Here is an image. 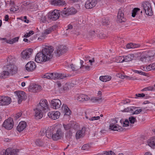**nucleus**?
I'll return each instance as SVG.
<instances>
[{
  "label": "nucleus",
  "mask_w": 155,
  "mask_h": 155,
  "mask_svg": "<svg viewBox=\"0 0 155 155\" xmlns=\"http://www.w3.org/2000/svg\"><path fill=\"white\" fill-rule=\"evenodd\" d=\"M21 112H19L16 114L14 117V119L15 120H17V119L20 117L21 115Z\"/></svg>",
  "instance_id": "13d9d810"
},
{
  "label": "nucleus",
  "mask_w": 155,
  "mask_h": 155,
  "mask_svg": "<svg viewBox=\"0 0 155 155\" xmlns=\"http://www.w3.org/2000/svg\"><path fill=\"white\" fill-rule=\"evenodd\" d=\"M135 107H128L125 108L124 111L126 112H132L134 109H135Z\"/></svg>",
  "instance_id": "49530a36"
},
{
  "label": "nucleus",
  "mask_w": 155,
  "mask_h": 155,
  "mask_svg": "<svg viewBox=\"0 0 155 155\" xmlns=\"http://www.w3.org/2000/svg\"><path fill=\"white\" fill-rule=\"evenodd\" d=\"M19 38V37H15L9 40L8 44H12L18 41Z\"/></svg>",
  "instance_id": "79ce46f5"
},
{
  "label": "nucleus",
  "mask_w": 155,
  "mask_h": 155,
  "mask_svg": "<svg viewBox=\"0 0 155 155\" xmlns=\"http://www.w3.org/2000/svg\"><path fill=\"white\" fill-rule=\"evenodd\" d=\"M2 126L7 130L11 129L13 127V122L12 118H9L5 121Z\"/></svg>",
  "instance_id": "1a4fd4ad"
},
{
  "label": "nucleus",
  "mask_w": 155,
  "mask_h": 155,
  "mask_svg": "<svg viewBox=\"0 0 155 155\" xmlns=\"http://www.w3.org/2000/svg\"><path fill=\"white\" fill-rule=\"evenodd\" d=\"M144 90L146 91H152L155 90L154 87L153 86H149L144 88Z\"/></svg>",
  "instance_id": "864d4df0"
},
{
  "label": "nucleus",
  "mask_w": 155,
  "mask_h": 155,
  "mask_svg": "<svg viewBox=\"0 0 155 155\" xmlns=\"http://www.w3.org/2000/svg\"><path fill=\"white\" fill-rule=\"evenodd\" d=\"M15 61V59L12 56H9L7 58V62L8 63V64H14Z\"/></svg>",
  "instance_id": "e433bc0d"
},
{
  "label": "nucleus",
  "mask_w": 155,
  "mask_h": 155,
  "mask_svg": "<svg viewBox=\"0 0 155 155\" xmlns=\"http://www.w3.org/2000/svg\"><path fill=\"white\" fill-rule=\"evenodd\" d=\"M37 107L42 110H45L48 107V104L46 100H40L39 104L38 105Z\"/></svg>",
  "instance_id": "2eb2a0df"
},
{
  "label": "nucleus",
  "mask_w": 155,
  "mask_h": 155,
  "mask_svg": "<svg viewBox=\"0 0 155 155\" xmlns=\"http://www.w3.org/2000/svg\"><path fill=\"white\" fill-rule=\"evenodd\" d=\"M60 115V113L58 111H51L48 113V116L49 117L54 120L58 119Z\"/></svg>",
  "instance_id": "aec40b11"
},
{
  "label": "nucleus",
  "mask_w": 155,
  "mask_h": 155,
  "mask_svg": "<svg viewBox=\"0 0 155 155\" xmlns=\"http://www.w3.org/2000/svg\"><path fill=\"white\" fill-rule=\"evenodd\" d=\"M113 61L117 63H122L124 62L123 56H117L114 58Z\"/></svg>",
  "instance_id": "c9c22d12"
},
{
  "label": "nucleus",
  "mask_w": 155,
  "mask_h": 155,
  "mask_svg": "<svg viewBox=\"0 0 155 155\" xmlns=\"http://www.w3.org/2000/svg\"><path fill=\"white\" fill-rule=\"evenodd\" d=\"M69 15L74 14L76 13V10L74 8L71 7L67 9Z\"/></svg>",
  "instance_id": "ea45409f"
},
{
  "label": "nucleus",
  "mask_w": 155,
  "mask_h": 155,
  "mask_svg": "<svg viewBox=\"0 0 155 155\" xmlns=\"http://www.w3.org/2000/svg\"><path fill=\"white\" fill-rule=\"evenodd\" d=\"M55 26H53L49 28L44 31H45V33H46L47 35L48 34L54 31V30L55 29Z\"/></svg>",
  "instance_id": "58836bf2"
},
{
  "label": "nucleus",
  "mask_w": 155,
  "mask_h": 155,
  "mask_svg": "<svg viewBox=\"0 0 155 155\" xmlns=\"http://www.w3.org/2000/svg\"><path fill=\"white\" fill-rule=\"evenodd\" d=\"M64 133L61 128H55V131L52 135V139L54 140H57L63 138Z\"/></svg>",
  "instance_id": "7ed1b4c3"
},
{
  "label": "nucleus",
  "mask_w": 155,
  "mask_h": 155,
  "mask_svg": "<svg viewBox=\"0 0 155 155\" xmlns=\"http://www.w3.org/2000/svg\"><path fill=\"white\" fill-rule=\"evenodd\" d=\"M10 74L7 70L3 71L0 74V78L2 79L6 78Z\"/></svg>",
  "instance_id": "2f4dec72"
},
{
  "label": "nucleus",
  "mask_w": 155,
  "mask_h": 155,
  "mask_svg": "<svg viewBox=\"0 0 155 155\" xmlns=\"http://www.w3.org/2000/svg\"><path fill=\"white\" fill-rule=\"evenodd\" d=\"M34 5V3L31 2L30 1H25L23 3V5L26 6L27 8L29 9H32Z\"/></svg>",
  "instance_id": "7c9ffc66"
},
{
  "label": "nucleus",
  "mask_w": 155,
  "mask_h": 155,
  "mask_svg": "<svg viewBox=\"0 0 155 155\" xmlns=\"http://www.w3.org/2000/svg\"><path fill=\"white\" fill-rule=\"evenodd\" d=\"M55 131V127H48L46 132V137L48 138L52 139V135Z\"/></svg>",
  "instance_id": "412c9836"
},
{
  "label": "nucleus",
  "mask_w": 155,
  "mask_h": 155,
  "mask_svg": "<svg viewBox=\"0 0 155 155\" xmlns=\"http://www.w3.org/2000/svg\"><path fill=\"white\" fill-rule=\"evenodd\" d=\"M85 132V131L83 128L81 130L77 131L76 134V139H78L83 137L84 136Z\"/></svg>",
  "instance_id": "cd10ccee"
},
{
  "label": "nucleus",
  "mask_w": 155,
  "mask_h": 155,
  "mask_svg": "<svg viewBox=\"0 0 155 155\" xmlns=\"http://www.w3.org/2000/svg\"><path fill=\"white\" fill-rule=\"evenodd\" d=\"M34 114L36 119H40L43 116L42 110L37 107L34 109Z\"/></svg>",
  "instance_id": "6ab92c4d"
},
{
  "label": "nucleus",
  "mask_w": 155,
  "mask_h": 155,
  "mask_svg": "<svg viewBox=\"0 0 155 155\" xmlns=\"http://www.w3.org/2000/svg\"><path fill=\"white\" fill-rule=\"evenodd\" d=\"M67 51L66 47L65 46L62 45L59 46L55 51L54 53L57 56H59L66 52Z\"/></svg>",
  "instance_id": "9d476101"
},
{
  "label": "nucleus",
  "mask_w": 155,
  "mask_h": 155,
  "mask_svg": "<svg viewBox=\"0 0 155 155\" xmlns=\"http://www.w3.org/2000/svg\"><path fill=\"white\" fill-rule=\"evenodd\" d=\"M41 88V86L40 85L37 84L30 86L29 88V90L30 91L35 93L39 91Z\"/></svg>",
  "instance_id": "5701e85b"
},
{
  "label": "nucleus",
  "mask_w": 155,
  "mask_h": 155,
  "mask_svg": "<svg viewBox=\"0 0 155 155\" xmlns=\"http://www.w3.org/2000/svg\"><path fill=\"white\" fill-rule=\"evenodd\" d=\"M110 21L108 19H105L103 21V23L104 25H109Z\"/></svg>",
  "instance_id": "69168bd1"
},
{
  "label": "nucleus",
  "mask_w": 155,
  "mask_h": 155,
  "mask_svg": "<svg viewBox=\"0 0 155 155\" xmlns=\"http://www.w3.org/2000/svg\"><path fill=\"white\" fill-rule=\"evenodd\" d=\"M61 101L58 99H54L51 100V107L54 109H57L61 107Z\"/></svg>",
  "instance_id": "9b49d317"
},
{
  "label": "nucleus",
  "mask_w": 155,
  "mask_h": 155,
  "mask_svg": "<svg viewBox=\"0 0 155 155\" xmlns=\"http://www.w3.org/2000/svg\"><path fill=\"white\" fill-rule=\"evenodd\" d=\"M18 152V150L13 149L10 147L6 150V152L8 153V155H16Z\"/></svg>",
  "instance_id": "bb28decb"
},
{
  "label": "nucleus",
  "mask_w": 155,
  "mask_h": 155,
  "mask_svg": "<svg viewBox=\"0 0 155 155\" xmlns=\"http://www.w3.org/2000/svg\"><path fill=\"white\" fill-rule=\"evenodd\" d=\"M101 97H92L91 98V101L92 102L96 103L97 102H99V101L100 100H101Z\"/></svg>",
  "instance_id": "37998d69"
},
{
  "label": "nucleus",
  "mask_w": 155,
  "mask_h": 155,
  "mask_svg": "<svg viewBox=\"0 0 155 155\" xmlns=\"http://www.w3.org/2000/svg\"><path fill=\"white\" fill-rule=\"evenodd\" d=\"M135 95H136V97H143L145 96V95L143 93H142V94H136Z\"/></svg>",
  "instance_id": "e2e57ef3"
},
{
  "label": "nucleus",
  "mask_w": 155,
  "mask_h": 155,
  "mask_svg": "<svg viewBox=\"0 0 155 155\" xmlns=\"http://www.w3.org/2000/svg\"><path fill=\"white\" fill-rule=\"evenodd\" d=\"M36 67L35 63L32 61L28 62L25 66L26 70L28 72L32 71Z\"/></svg>",
  "instance_id": "f3484780"
},
{
  "label": "nucleus",
  "mask_w": 155,
  "mask_h": 155,
  "mask_svg": "<svg viewBox=\"0 0 155 155\" xmlns=\"http://www.w3.org/2000/svg\"><path fill=\"white\" fill-rule=\"evenodd\" d=\"M142 110L141 109H137L135 110V111L133 113H132V114H139L141 112H142Z\"/></svg>",
  "instance_id": "bf43d9fd"
},
{
  "label": "nucleus",
  "mask_w": 155,
  "mask_h": 155,
  "mask_svg": "<svg viewBox=\"0 0 155 155\" xmlns=\"http://www.w3.org/2000/svg\"><path fill=\"white\" fill-rule=\"evenodd\" d=\"M66 30L68 32H69L71 29H72L73 26L72 25L69 24Z\"/></svg>",
  "instance_id": "680f3d73"
},
{
  "label": "nucleus",
  "mask_w": 155,
  "mask_h": 155,
  "mask_svg": "<svg viewBox=\"0 0 155 155\" xmlns=\"http://www.w3.org/2000/svg\"><path fill=\"white\" fill-rule=\"evenodd\" d=\"M90 148V146L88 144H86L84 145L81 147V149L87 151Z\"/></svg>",
  "instance_id": "c03bdc74"
},
{
  "label": "nucleus",
  "mask_w": 155,
  "mask_h": 155,
  "mask_svg": "<svg viewBox=\"0 0 155 155\" xmlns=\"http://www.w3.org/2000/svg\"><path fill=\"white\" fill-rule=\"evenodd\" d=\"M124 9L120 8L119 9L117 16V20L119 22H124L126 19L124 15Z\"/></svg>",
  "instance_id": "6e6552de"
},
{
  "label": "nucleus",
  "mask_w": 155,
  "mask_h": 155,
  "mask_svg": "<svg viewBox=\"0 0 155 155\" xmlns=\"http://www.w3.org/2000/svg\"><path fill=\"white\" fill-rule=\"evenodd\" d=\"M46 129L43 128L41 130L40 134L41 136L45 135H46Z\"/></svg>",
  "instance_id": "4d7b16f0"
},
{
  "label": "nucleus",
  "mask_w": 155,
  "mask_h": 155,
  "mask_svg": "<svg viewBox=\"0 0 155 155\" xmlns=\"http://www.w3.org/2000/svg\"><path fill=\"white\" fill-rule=\"evenodd\" d=\"M109 151H104L103 152L101 153V155H109Z\"/></svg>",
  "instance_id": "338daca9"
},
{
  "label": "nucleus",
  "mask_w": 155,
  "mask_h": 155,
  "mask_svg": "<svg viewBox=\"0 0 155 155\" xmlns=\"http://www.w3.org/2000/svg\"><path fill=\"white\" fill-rule=\"evenodd\" d=\"M137 46L136 45L134 44L133 43L128 44L127 45V48H137Z\"/></svg>",
  "instance_id": "de8ad7c7"
},
{
  "label": "nucleus",
  "mask_w": 155,
  "mask_h": 155,
  "mask_svg": "<svg viewBox=\"0 0 155 155\" xmlns=\"http://www.w3.org/2000/svg\"><path fill=\"white\" fill-rule=\"evenodd\" d=\"M90 99L89 97L84 94H81L77 97V100L79 101H83L88 100Z\"/></svg>",
  "instance_id": "c85d7f7f"
},
{
  "label": "nucleus",
  "mask_w": 155,
  "mask_h": 155,
  "mask_svg": "<svg viewBox=\"0 0 155 155\" xmlns=\"http://www.w3.org/2000/svg\"><path fill=\"white\" fill-rule=\"evenodd\" d=\"M80 68L83 70H84V69H85L86 70L89 71L90 69V67L89 66H87L83 65L80 67Z\"/></svg>",
  "instance_id": "6e6d98bb"
},
{
  "label": "nucleus",
  "mask_w": 155,
  "mask_h": 155,
  "mask_svg": "<svg viewBox=\"0 0 155 155\" xmlns=\"http://www.w3.org/2000/svg\"><path fill=\"white\" fill-rule=\"evenodd\" d=\"M147 144L153 149H155V137H151L147 140Z\"/></svg>",
  "instance_id": "a878e982"
},
{
  "label": "nucleus",
  "mask_w": 155,
  "mask_h": 155,
  "mask_svg": "<svg viewBox=\"0 0 155 155\" xmlns=\"http://www.w3.org/2000/svg\"><path fill=\"white\" fill-rule=\"evenodd\" d=\"M151 57L148 55L143 56L140 58L141 61L143 62H147L150 61Z\"/></svg>",
  "instance_id": "f704fd0d"
},
{
  "label": "nucleus",
  "mask_w": 155,
  "mask_h": 155,
  "mask_svg": "<svg viewBox=\"0 0 155 155\" xmlns=\"http://www.w3.org/2000/svg\"><path fill=\"white\" fill-rule=\"evenodd\" d=\"M12 102V99L10 97L5 96H0V105H8Z\"/></svg>",
  "instance_id": "0eeeda50"
},
{
  "label": "nucleus",
  "mask_w": 155,
  "mask_h": 155,
  "mask_svg": "<svg viewBox=\"0 0 155 155\" xmlns=\"http://www.w3.org/2000/svg\"><path fill=\"white\" fill-rule=\"evenodd\" d=\"M50 3L54 6H60L65 4V2L63 0H51Z\"/></svg>",
  "instance_id": "4be33fe9"
},
{
  "label": "nucleus",
  "mask_w": 155,
  "mask_h": 155,
  "mask_svg": "<svg viewBox=\"0 0 155 155\" xmlns=\"http://www.w3.org/2000/svg\"><path fill=\"white\" fill-rule=\"evenodd\" d=\"M17 95L18 97V102L19 104H20L23 100H25L27 98V96L25 95V93L22 91H19L17 92Z\"/></svg>",
  "instance_id": "dca6fc26"
},
{
  "label": "nucleus",
  "mask_w": 155,
  "mask_h": 155,
  "mask_svg": "<svg viewBox=\"0 0 155 155\" xmlns=\"http://www.w3.org/2000/svg\"><path fill=\"white\" fill-rule=\"evenodd\" d=\"M129 121L131 124H134L137 120L135 117H131L129 118Z\"/></svg>",
  "instance_id": "3c124183"
},
{
  "label": "nucleus",
  "mask_w": 155,
  "mask_h": 155,
  "mask_svg": "<svg viewBox=\"0 0 155 155\" xmlns=\"http://www.w3.org/2000/svg\"><path fill=\"white\" fill-rule=\"evenodd\" d=\"M68 74H64L57 73H47L42 76L43 78H46L48 79H63L65 78L69 77Z\"/></svg>",
  "instance_id": "f03ea898"
},
{
  "label": "nucleus",
  "mask_w": 155,
  "mask_h": 155,
  "mask_svg": "<svg viewBox=\"0 0 155 155\" xmlns=\"http://www.w3.org/2000/svg\"><path fill=\"white\" fill-rule=\"evenodd\" d=\"M117 122L115 119H112L110 122L109 126V129L113 131H122L123 129L120 126L116 124Z\"/></svg>",
  "instance_id": "39448f33"
},
{
  "label": "nucleus",
  "mask_w": 155,
  "mask_h": 155,
  "mask_svg": "<svg viewBox=\"0 0 155 155\" xmlns=\"http://www.w3.org/2000/svg\"><path fill=\"white\" fill-rule=\"evenodd\" d=\"M140 10V9L138 8H135L132 10V16L133 17H134L137 13Z\"/></svg>",
  "instance_id": "a18cd8bd"
},
{
  "label": "nucleus",
  "mask_w": 155,
  "mask_h": 155,
  "mask_svg": "<svg viewBox=\"0 0 155 155\" xmlns=\"http://www.w3.org/2000/svg\"><path fill=\"white\" fill-rule=\"evenodd\" d=\"M0 155H8V153L6 152V150H3L1 152Z\"/></svg>",
  "instance_id": "774afa93"
},
{
  "label": "nucleus",
  "mask_w": 155,
  "mask_h": 155,
  "mask_svg": "<svg viewBox=\"0 0 155 155\" xmlns=\"http://www.w3.org/2000/svg\"><path fill=\"white\" fill-rule=\"evenodd\" d=\"M34 32L32 31H30L29 32L26 33L24 36V37L25 38H28L31 35H32Z\"/></svg>",
  "instance_id": "603ef678"
},
{
  "label": "nucleus",
  "mask_w": 155,
  "mask_h": 155,
  "mask_svg": "<svg viewBox=\"0 0 155 155\" xmlns=\"http://www.w3.org/2000/svg\"><path fill=\"white\" fill-rule=\"evenodd\" d=\"M27 124L24 121H21L17 127V130L19 132L23 131L26 126Z\"/></svg>",
  "instance_id": "b1692460"
},
{
  "label": "nucleus",
  "mask_w": 155,
  "mask_h": 155,
  "mask_svg": "<svg viewBox=\"0 0 155 155\" xmlns=\"http://www.w3.org/2000/svg\"><path fill=\"white\" fill-rule=\"evenodd\" d=\"M134 57V55L133 54H129L127 56H124V62H127L131 61Z\"/></svg>",
  "instance_id": "c756f323"
},
{
  "label": "nucleus",
  "mask_w": 155,
  "mask_h": 155,
  "mask_svg": "<svg viewBox=\"0 0 155 155\" xmlns=\"http://www.w3.org/2000/svg\"><path fill=\"white\" fill-rule=\"evenodd\" d=\"M99 79L101 81L105 82L110 80L111 77L110 76H100Z\"/></svg>",
  "instance_id": "72a5a7b5"
},
{
  "label": "nucleus",
  "mask_w": 155,
  "mask_h": 155,
  "mask_svg": "<svg viewBox=\"0 0 155 155\" xmlns=\"http://www.w3.org/2000/svg\"><path fill=\"white\" fill-rule=\"evenodd\" d=\"M141 68L145 71H148L155 69V63L150 64L148 66H141Z\"/></svg>",
  "instance_id": "393cba45"
},
{
  "label": "nucleus",
  "mask_w": 155,
  "mask_h": 155,
  "mask_svg": "<svg viewBox=\"0 0 155 155\" xmlns=\"http://www.w3.org/2000/svg\"><path fill=\"white\" fill-rule=\"evenodd\" d=\"M54 48L51 46H45L41 52H38L35 57V61L38 63L50 61L53 57Z\"/></svg>",
  "instance_id": "f257e3e1"
},
{
  "label": "nucleus",
  "mask_w": 155,
  "mask_h": 155,
  "mask_svg": "<svg viewBox=\"0 0 155 155\" xmlns=\"http://www.w3.org/2000/svg\"><path fill=\"white\" fill-rule=\"evenodd\" d=\"M144 10L146 14L149 16H152L153 15V12L151 4L148 2H144L143 4Z\"/></svg>",
  "instance_id": "20e7f679"
},
{
  "label": "nucleus",
  "mask_w": 155,
  "mask_h": 155,
  "mask_svg": "<svg viewBox=\"0 0 155 155\" xmlns=\"http://www.w3.org/2000/svg\"><path fill=\"white\" fill-rule=\"evenodd\" d=\"M41 21L42 22H44L46 21V17L45 15H41Z\"/></svg>",
  "instance_id": "0e129e2a"
},
{
  "label": "nucleus",
  "mask_w": 155,
  "mask_h": 155,
  "mask_svg": "<svg viewBox=\"0 0 155 155\" xmlns=\"http://www.w3.org/2000/svg\"><path fill=\"white\" fill-rule=\"evenodd\" d=\"M18 9V7L16 6H12L10 9L11 12H15L17 11Z\"/></svg>",
  "instance_id": "5fc2aeb1"
},
{
  "label": "nucleus",
  "mask_w": 155,
  "mask_h": 155,
  "mask_svg": "<svg viewBox=\"0 0 155 155\" xmlns=\"http://www.w3.org/2000/svg\"><path fill=\"white\" fill-rule=\"evenodd\" d=\"M70 66L71 67V69L72 70L74 71H77L80 68V66H77L73 64H71L70 65Z\"/></svg>",
  "instance_id": "09e8293b"
},
{
  "label": "nucleus",
  "mask_w": 155,
  "mask_h": 155,
  "mask_svg": "<svg viewBox=\"0 0 155 155\" xmlns=\"http://www.w3.org/2000/svg\"><path fill=\"white\" fill-rule=\"evenodd\" d=\"M59 11L57 10H54L48 15V18L53 20H57L59 17L60 15Z\"/></svg>",
  "instance_id": "ddd939ff"
},
{
  "label": "nucleus",
  "mask_w": 155,
  "mask_h": 155,
  "mask_svg": "<svg viewBox=\"0 0 155 155\" xmlns=\"http://www.w3.org/2000/svg\"><path fill=\"white\" fill-rule=\"evenodd\" d=\"M85 117L86 119H89L90 121H93L94 120H98L100 119L99 116L97 117H89L87 114H86Z\"/></svg>",
  "instance_id": "4c0bfd02"
},
{
  "label": "nucleus",
  "mask_w": 155,
  "mask_h": 155,
  "mask_svg": "<svg viewBox=\"0 0 155 155\" xmlns=\"http://www.w3.org/2000/svg\"><path fill=\"white\" fill-rule=\"evenodd\" d=\"M97 2V0H87L85 2V6L87 9L92 8L95 6Z\"/></svg>",
  "instance_id": "a211bd4d"
},
{
  "label": "nucleus",
  "mask_w": 155,
  "mask_h": 155,
  "mask_svg": "<svg viewBox=\"0 0 155 155\" xmlns=\"http://www.w3.org/2000/svg\"><path fill=\"white\" fill-rule=\"evenodd\" d=\"M71 126L72 124H63L64 128L65 130H69L68 131H67L65 135V137L67 140H68L70 141L71 140L72 134L71 129Z\"/></svg>",
  "instance_id": "423d86ee"
},
{
  "label": "nucleus",
  "mask_w": 155,
  "mask_h": 155,
  "mask_svg": "<svg viewBox=\"0 0 155 155\" xmlns=\"http://www.w3.org/2000/svg\"><path fill=\"white\" fill-rule=\"evenodd\" d=\"M61 15L63 17H65L69 15L68 14V12L67 9H65V8H64V9L63 10L61 11Z\"/></svg>",
  "instance_id": "a19ab883"
},
{
  "label": "nucleus",
  "mask_w": 155,
  "mask_h": 155,
  "mask_svg": "<svg viewBox=\"0 0 155 155\" xmlns=\"http://www.w3.org/2000/svg\"><path fill=\"white\" fill-rule=\"evenodd\" d=\"M32 51L33 50L31 48H29L24 50L21 52V57L23 59H25L29 58L32 54Z\"/></svg>",
  "instance_id": "f8f14e48"
},
{
  "label": "nucleus",
  "mask_w": 155,
  "mask_h": 155,
  "mask_svg": "<svg viewBox=\"0 0 155 155\" xmlns=\"http://www.w3.org/2000/svg\"><path fill=\"white\" fill-rule=\"evenodd\" d=\"M6 70L9 72V74L12 75L15 74L17 71V67L14 64H8L6 66Z\"/></svg>",
  "instance_id": "4468645a"
},
{
  "label": "nucleus",
  "mask_w": 155,
  "mask_h": 155,
  "mask_svg": "<svg viewBox=\"0 0 155 155\" xmlns=\"http://www.w3.org/2000/svg\"><path fill=\"white\" fill-rule=\"evenodd\" d=\"M62 109L64 111L65 114L66 115H69L70 114L71 110L66 104H63L62 106Z\"/></svg>",
  "instance_id": "473e14b6"
},
{
  "label": "nucleus",
  "mask_w": 155,
  "mask_h": 155,
  "mask_svg": "<svg viewBox=\"0 0 155 155\" xmlns=\"http://www.w3.org/2000/svg\"><path fill=\"white\" fill-rule=\"evenodd\" d=\"M129 121L128 120H126L123 123V126L124 127H127L128 126Z\"/></svg>",
  "instance_id": "052dcab7"
},
{
  "label": "nucleus",
  "mask_w": 155,
  "mask_h": 155,
  "mask_svg": "<svg viewBox=\"0 0 155 155\" xmlns=\"http://www.w3.org/2000/svg\"><path fill=\"white\" fill-rule=\"evenodd\" d=\"M36 144L38 146H41L44 144V143L42 141L40 140H37L35 141Z\"/></svg>",
  "instance_id": "8fccbe9b"
}]
</instances>
